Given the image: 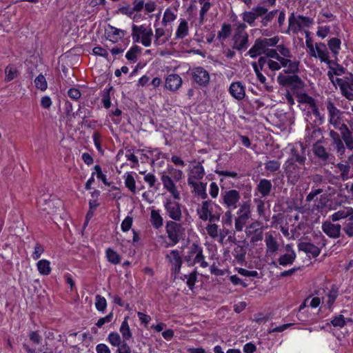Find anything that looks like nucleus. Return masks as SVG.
<instances>
[{"label":"nucleus","instance_id":"obj_1","mask_svg":"<svg viewBox=\"0 0 353 353\" xmlns=\"http://www.w3.org/2000/svg\"><path fill=\"white\" fill-rule=\"evenodd\" d=\"M283 68L282 72L277 76L278 83L283 87H291L293 90L303 89L305 86L303 81L298 75V72L288 70V64L281 61L268 59V68L271 71H278Z\"/></svg>","mask_w":353,"mask_h":353},{"label":"nucleus","instance_id":"obj_2","mask_svg":"<svg viewBox=\"0 0 353 353\" xmlns=\"http://www.w3.org/2000/svg\"><path fill=\"white\" fill-rule=\"evenodd\" d=\"M241 194L240 192L234 189L221 190L220 202L223 205L228 211L225 212V215L228 216L230 221L232 219L231 212L236 208H240L242 204L241 202Z\"/></svg>","mask_w":353,"mask_h":353},{"label":"nucleus","instance_id":"obj_3","mask_svg":"<svg viewBox=\"0 0 353 353\" xmlns=\"http://www.w3.org/2000/svg\"><path fill=\"white\" fill-rule=\"evenodd\" d=\"M234 32L232 37L233 50L245 51L249 46V35L246 32L247 25L238 22L234 24Z\"/></svg>","mask_w":353,"mask_h":353},{"label":"nucleus","instance_id":"obj_4","mask_svg":"<svg viewBox=\"0 0 353 353\" xmlns=\"http://www.w3.org/2000/svg\"><path fill=\"white\" fill-rule=\"evenodd\" d=\"M221 213V208L211 200L203 201L201 207L197 209L199 218L203 221L209 220L211 223L218 221Z\"/></svg>","mask_w":353,"mask_h":353},{"label":"nucleus","instance_id":"obj_5","mask_svg":"<svg viewBox=\"0 0 353 353\" xmlns=\"http://www.w3.org/2000/svg\"><path fill=\"white\" fill-rule=\"evenodd\" d=\"M165 230L170 242L165 245V248L172 247L176 245L185 233V229L178 221H168L166 223Z\"/></svg>","mask_w":353,"mask_h":353},{"label":"nucleus","instance_id":"obj_6","mask_svg":"<svg viewBox=\"0 0 353 353\" xmlns=\"http://www.w3.org/2000/svg\"><path fill=\"white\" fill-rule=\"evenodd\" d=\"M276 50L281 57L278 61L287 63L288 70L299 72L301 62L293 56L290 50L283 44L276 46Z\"/></svg>","mask_w":353,"mask_h":353},{"label":"nucleus","instance_id":"obj_7","mask_svg":"<svg viewBox=\"0 0 353 353\" xmlns=\"http://www.w3.org/2000/svg\"><path fill=\"white\" fill-rule=\"evenodd\" d=\"M185 261L188 266H193L196 263H200L201 267L207 268L208 263L205 261V256L203 254V248L198 244L193 243L184 256Z\"/></svg>","mask_w":353,"mask_h":353},{"label":"nucleus","instance_id":"obj_8","mask_svg":"<svg viewBox=\"0 0 353 353\" xmlns=\"http://www.w3.org/2000/svg\"><path fill=\"white\" fill-rule=\"evenodd\" d=\"M325 104L328 112L329 123L335 129L343 125V115L344 112L337 108L333 100L331 98H328Z\"/></svg>","mask_w":353,"mask_h":353},{"label":"nucleus","instance_id":"obj_9","mask_svg":"<svg viewBox=\"0 0 353 353\" xmlns=\"http://www.w3.org/2000/svg\"><path fill=\"white\" fill-rule=\"evenodd\" d=\"M284 168L288 180L292 184H295L299 181L305 170V165H300L292 162H285Z\"/></svg>","mask_w":353,"mask_h":353},{"label":"nucleus","instance_id":"obj_10","mask_svg":"<svg viewBox=\"0 0 353 353\" xmlns=\"http://www.w3.org/2000/svg\"><path fill=\"white\" fill-rule=\"evenodd\" d=\"M238 216L235 219V229L241 231L250 218L251 210L250 201H243L237 212Z\"/></svg>","mask_w":353,"mask_h":353},{"label":"nucleus","instance_id":"obj_11","mask_svg":"<svg viewBox=\"0 0 353 353\" xmlns=\"http://www.w3.org/2000/svg\"><path fill=\"white\" fill-rule=\"evenodd\" d=\"M164 208L166 214L173 221H180L182 219L181 204L176 201H172L170 199H166L164 201Z\"/></svg>","mask_w":353,"mask_h":353},{"label":"nucleus","instance_id":"obj_12","mask_svg":"<svg viewBox=\"0 0 353 353\" xmlns=\"http://www.w3.org/2000/svg\"><path fill=\"white\" fill-rule=\"evenodd\" d=\"M306 160L305 148L302 143H299L291 148L290 156L285 162L305 165Z\"/></svg>","mask_w":353,"mask_h":353},{"label":"nucleus","instance_id":"obj_13","mask_svg":"<svg viewBox=\"0 0 353 353\" xmlns=\"http://www.w3.org/2000/svg\"><path fill=\"white\" fill-rule=\"evenodd\" d=\"M193 81L201 87H206L210 82L209 72L202 67H196L191 70Z\"/></svg>","mask_w":353,"mask_h":353},{"label":"nucleus","instance_id":"obj_14","mask_svg":"<svg viewBox=\"0 0 353 353\" xmlns=\"http://www.w3.org/2000/svg\"><path fill=\"white\" fill-rule=\"evenodd\" d=\"M321 228L330 238L338 239L341 236V225L339 223H334L330 219L322 223Z\"/></svg>","mask_w":353,"mask_h":353},{"label":"nucleus","instance_id":"obj_15","mask_svg":"<svg viewBox=\"0 0 353 353\" xmlns=\"http://www.w3.org/2000/svg\"><path fill=\"white\" fill-rule=\"evenodd\" d=\"M262 12H264V10L260 8V5L252 8L250 11L243 12L241 14L243 23H248L251 27L254 26L256 20L261 17Z\"/></svg>","mask_w":353,"mask_h":353},{"label":"nucleus","instance_id":"obj_16","mask_svg":"<svg viewBox=\"0 0 353 353\" xmlns=\"http://www.w3.org/2000/svg\"><path fill=\"white\" fill-rule=\"evenodd\" d=\"M165 259L172 264V272L175 275L179 274L183 263L182 258L179 254V250H171L169 254L165 255Z\"/></svg>","mask_w":353,"mask_h":353},{"label":"nucleus","instance_id":"obj_17","mask_svg":"<svg viewBox=\"0 0 353 353\" xmlns=\"http://www.w3.org/2000/svg\"><path fill=\"white\" fill-rule=\"evenodd\" d=\"M321 137H322V132L320 128L312 124L310 126H307L305 140L308 145L315 143H319Z\"/></svg>","mask_w":353,"mask_h":353},{"label":"nucleus","instance_id":"obj_18","mask_svg":"<svg viewBox=\"0 0 353 353\" xmlns=\"http://www.w3.org/2000/svg\"><path fill=\"white\" fill-rule=\"evenodd\" d=\"M329 136L331 138V145L334 147L338 156H343L345 152V147L343 142L341 134L332 130L329 132Z\"/></svg>","mask_w":353,"mask_h":353},{"label":"nucleus","instance_id":"obj_19","mask_svg":"<svg viewBox=\"0 0 353 353\" xmlns=\"http://www.w3.org/2000/svg\"><path fill=\"white\" fill-rule=\"evenodd\" d=\"M341 134L343 142L345 148L353 150V130H350L346 124H343L336 128Z\"/></svg>","mask_w":353,"mask_h":353},{"label":"nucleus","instance_id":"obj_20","mask_svg":"<svg viewBox=\"0 0 353 353\" xmlns=\"http://www.w3.org/2000/svg\"><path fill=\"white\" fill-rule=\"evenodd\" d=\"M126 32L123 30L117 28L111 25H108L105 30L106 39L113 43H116L119 39H121L125 35Z\"/></svg>","mask_w":353,"mask_h":353},{"label":"nucleus","instance_id":"obj_21","mask_svg":"<svg viewBox=\"0 0 353 353\" xmlns=\"http://www.w3.org/2000/svg\"><path fill=\"white\" fill-rule=\"evenodd\" d=\"M228 92L238 101L243 100L245 97V88L240 81L232 82L229 87Z\"/></svg>","mask_w":353,"mask_h":353},{"label":"nucleus","instance_id":"obj_22","mask_svg":"<svg viewBox=\"0 0 353 353\" xmlns=\"http://www.w3.org/2000/svg\"><path fill=\"white\" fill-rule=\"evenodd\" d=\"M182 83V79L179 74H170L165 78V88L170 91L175 92L179 89Z\"/></svg>","mask_w":353,"mask_h":353},{"label":"nucleus","instance_id":"obj_23","mask_svg":"<svg viewBox=\"0 0 353 353\" xmlns=\"http://www.w3.org/2000/svg\"><path fill=\"white\" fill-rule=\"evenodd\" d=\"M265 243L266 245V255H274L278 252L279 245L272 234L270 232L265 234Z\"/></svg>","mask_w":353,"mask_h":353},{"label":"nucleus","instance_id":"obj_24","mask_svg":"<svg viewBox=\"0 0 353 353\" xmlns=\"http://www.w3.org/2000/svg\"><path fill=\"white\" fill-rule=\"evenodd\" d=\"M312 151L314 156L324 163H327L332 157V154L327 151L326 148L318 143L313 144Z\"/></svg>","mask_w":353,"mask_h":353},{"label":"nucleus","instance_id":"obj_25","mask_svg":"<svg viewBox=\"0 0 353 353\" xmlns=\"http://www.w3.org/2000/svg\"><path fill=\"white\" fill-rule=\"evenodd\" d=\"M161 181L163 185V187L172 194L174 199L176 200H180V194L177 190L176 187L172 180V179L168 176L163 174L161 176Z\"/></svg>","mask_w":353,"mask_h":353},{"label":"nucleus","instance_id":"obj_26","mask_svg":"<svg viewBox=\"0 0 353 353\" xmlns=\"http://www.w3.org/2000/svg\"><path fill=\"white\" fill-rule=\"evenodd\" d=\"M266 47L263 39H256L252 47L248 50V54L252 58L263 54L266 50Z\"/></svg>","mask_w":353,"mask_h":353},{"label":"nucleus","instance_id":"obj_27","mask_svg":"<svg viewBox=\"0 0 353 353\" xmlns=\"http://www.w3.org/2000/svg\"><path fill=\"white\" fill-rule=\"evenodd\" d=\"M352 214H353V208L351 207H344L329 216V219L332 222L339 221L342 219H348Z\"/></svg>","mask_w":353,"mask_h":353},{"label":"nucleus","instance_id":"obj_28","mask_svg":"<svg viewBox=\"0 0 353 353\" xmlns=\"http://www.w3.org/2000/svg\"><path fill=\"white\" fill-rule=\"evenodd\" d=\"M298 248L306 254H311L314 258L317 257L321 253V249L315 245L307 242H300Z\"/></svg>","mask_w":353,"mask_h":353},{"label":"nucleus","instance_id":"obj_29","mask_svg":"<svg viewBox=\"0 0 353 353\" xmlns=\"http://www.w3.org/2000/svg\"><path fill=\"white\" fill-rule=\"evenodd\" d=\"M260 8L264 10V12H262L260 17L261 18L260 21L261 27H267L269 26L270 23L272 22L274 17L276 15L279 10H273L269 11L268 8L262 6H260Z\"/></svg>","mask_w":353,"mask_h":353},{"label":"nucleus","instance_id":"obj_30","mask_svg":"<svg viewBox=\"0 0 353 353\" xmlns=\"http://www.w3.org/2000/svg\"><path fill=\"white\" fill-rule=\"evenodd\" d=\"M346 79V83L341 85V91L346 99L353 100V74L350 73V78Z\"/></svg>","mask_w":353,"mask_h":353},{"label":"nucleus","instance_id":"obj_31","mask_svg":"<svg viewBox=\"0 0 353 353\" xmlns=\"http://www.w3.org/2000/svg\"><path fill=\"white\" fill-rule=\"evenodd\" d=\"M188 183L190 186L194 188V193L202 199H205L208 197L206 192L207 183L202 182L197 183L196 181H192L190 179H188Z\"/></svg>","mask_w":353,"mask_h":353},{"label":"nucleus","instance_id":"obj_32","mask_svg":"<svg viewBox=\"0 0 353 353\" xmlns=\"http://www.w3.org/2000/svg\"><path fill=\"white\" fill-rule=\"evenodd\" d=\"M204 174V168L201 165V163L197 162L190 170L188 179H190L192 181H195L196 180L201 179Z\"/></svg>","mask_w":353,"mask_h":353},{"label":"nucleus","instance_id":"obj_33","mask_svg":"<svg viewBox=\"0 0 353 353\" xmlns=\"http://www.w3.org/2000/svg\"><path fill=\"white\" fill-rule=\"evenodd\" d=\"M302 29L298 16H295L294 12H292L288 19V29L286 33L292 31L293 33L297 34Z\"/></svg>","mask_w":353,"mask_h":353},{"label":"nucleus","instance_id":"obj_34","mask_svg":"<svg viewBox=\"0 0 353 353\" xmlns=\"http://www.w3.org/2000/svg\"><path fill=\"white\" fill-rule=\"evenodd\" d=\"M272 185L270 180L262 179L256 186V190L261 194L262 196H267L270 194L272 190Z\"/></svg>","mask_w":353,"mask_h":353},{"label":"nucleus","instance_id":"obj_35","mask_svg":"<svg viewBox=\"0 0 353 353\" xmlns=\"http://www.w3.org/2000/svg\"><path fill=\"white\" fill-rule=\"evenodd\" d=\"M5 79L6 82H10L19 76V71L17 67L13 64H9L5 68Z\"/></svg>","mask_w":353,"mask_h":353},{"label":"nucleus","instance_id":"obj_36","mask_svg":"<svg viewBox=\"0 0 353 353\" xmlns=\"http://www.w3.org/2000/svg\"><path fill=\"white\" fill-rule=\"evenodd\" d=\"M128 316H125L119 328V332L124 341H128L132 337V333L128 324Z\"/></svg>","mask_w":353,"mask_h":353},{"label":"nucleus","instance_id":"obj_37","mask_svg":"<svg viewBox=\"0 0 353 353\" xmlns=\"http://www.w3.org/2000/svg\"><path fill=\"white\" fill-rule=\"evenodd\" d=\"M341 39L336 37L330 39L327 42V46L336 59L341 50Z\"/></svg>","mask_w":353,"mask_h":353},{"label":"nucleus","instance_id":"obj_38","mask_svg":"<svg viewBox=\"0 0 353 353\" xmlns=\"http://www.w3.org/2000/svg\"><path fill=\"white\" fill-rule=\"evenodd\" d=\"M316 51L318 54V57L321 61H328L329 52L326 45L324 43H318L315 46Z\"/></svg>","mask_w":353,"mask_h":353},{"label":"nucleus","instance_id":"obj_39","mask_svg":"<svg viewBox=\"0 0 353 353\" xmlns=\"http://www.w3.org/2000/svg\"><path fill=\"white\" fill-rule=\"evenodd\" d=\"M339 296V289L335 285H332L331 289L327 294V307L329 310H331L336 298Z\"/></svg>","mask_w":353,"mask_h":353},{"label":"nucleus","instance_id":"obj_40","mask_svg":"<svg viewBox=\"0 0 353 353\" xmlns=\"http://www.w3.org/2000/svg\"><path fill=\"white\" fill-rule=\"evenodd\" d=\"M296 258V254L295 252H292V254H284L279 256L278 259V263L280 265L287 266L290 265H292Z\"/></svg>","mask_w":353,"mask_h":353},{"label":"nucleus","instance_id":"obj_41","mask_svg":"<svg viewBox=\"0 0 353 353\" xmlns=\"http://www.w3.org/2000/svg\"><path fill=\"white\" fill-rule=\"evenodd\" d=\"M105 256L108 262L117 265L121 263L120 255L113 249L108 248L105 250Z\"/></svg>","mask_w":353,"mask_h":353},{"label":"nucleus","instance_id":"obj_42","mask_svg":"<svg viewBox=\"0 0 353 353\" xmlns=\"http://www.w3.org/2000/svg\"><path fill=\"white\" fill-rule=\"evenodd\" d=\"M37 266L39 272L42 275H48L51 272L50 263L46 259L39 260Z\"/></svg>","mask_w":353,"mask_h":353},{"label":"nucleus","instance_id":"obj_43","mask_svg":"<svg viewBox=\"0 0 353 353\" xmlns=\"http://www.w3.org/2000/svg\"><path fill=\"white\" fill-rule=\"evenodd\" d=\"M336 167L341 172L340 177L341 179L345 181H347L349 178V173L350 170V165L348 162H345V163H339L336 164Z\"/></svg>","mask_w":353,"mask_h":353},{"label":"nucleus","instance_id":"obj_44","mask_svg":"<svg viewBox=\"0 0 353 353\" xmlns=\"http://www.w3.org/2000/svg\"><path fill=\"white\" fill-rule=\"evenodd\" d=\"M256 66L255 64L253 65V70L256 75L257 79L263 84V87L265 90L268 92H272L274 90V87L272 85H269L266 83V78L261 73V72H259L257 68H256Z\"/></svg>","mask_w":353,"mask_h":353},{"label":"nucleus","instance_id":"obj_45","mask_svg":"<svg viewBox=\"0 0 353 353\" xmlns=\"http://www.w3.org/2000/svg\"><path fill=\"white\" fill-rule=\"evenodd\" d=\"M231 32H232L231 25L229 23H223V25L221 26V30L218 32L217 38L220 41H224L230 36Z\"/></svg>","mask_w":353,"mask_h":353},{"label":"nucleus","instance_id":"obj_46","mask_svg":"<svg viewBox=\"0 0 353 353\" xmlns=\"http://www.w3.org/2000/svg\"><path fill=\"white\" fill-rule=\"evenodd\" d=\"M150 221L152 226L156 229H159L163 225V218L159 211L154 210L151 211Z\"/></svg>","mask_w":353,"mask_h":353},{"label":"nucleus","instance_id":"obj_47","mask_svg":"<svg viewBox=\"0 0 353 353\" xmlns=\"http://www.w3.org/2000/svg\"><path fill=\"white\" fill-rule=\"evenodd\" d=\"M188 34V22L183 19L176 30V39H183Z\"/></svg>","mask_w":353,"mask_h":353},{"label":"nucleus","instance_id":"obj_48","mask_svg":"<svg viewBox=\"0 0 353 353\" xmlns=\"http://www.w3.org/2000/svg\"><path fill=\"white\" fill-rule=\"evenodd\" d=\"M141 51V48L139 46H133L125 54V58L133 63H135L137 60V54Z\"/></svg>","mask_w":353,"mask_h":353},{"label":"nucleus","instance_id":"obj_49","mask_svg":"<svg viewBox=\"0 0 353 353\" xmlns=\"http://www.w3.org/2000/svg\"><path fill=\"white\" fill-rule=\"evenodd\" d=\"M346 322H352V319L349 318L345 319L343 315L339 314L335 316L330 323L334 327H343L345 325Z\"/></svg>","mask_w":353,"mask_h":353},{"label":"nucleus","instance_id":"obj_50","mask_svg":"<svg viewBox=\"0 0 353 353\" xmlns=\"http://www.w3.org/2000/svg\"><path fill=\"white\" fill-rule=\"evenodd\" d=\"M95 307L99 312H104L107 307L106 299L100 294L95 296Z\"/></svg>","mask_w":353,"mask_h":353},{"label":"nucleus","instance_id":"obj_51","mask_svg":"<svg viewBox=\"0 0 353 353\" xmlns=\"http://www.w3.org/2000/svg\"><path fill=\"white\" fill-rule=\"evenodd\" d=\"M107 341L114 347L119 346L123 341L120 335L117 332H111L107 337Z\"/></svg>","mask_w":353,"mask_h":353},{"label":"nucleus","instance_id":"obj_52","mask_svg":"<svg viewBox=\"0 0 353 353\" xmlns=\"http://www.w3.org/2000/svg\"><path fill=\"white\" fill-rule=\"evenodd\" d=\"M35 87L41 90L45 91L48 88V83L46 77L42 74H39L34 79Z\"/></svg>","mask_w":353,"mask_h":353},{"label":"nucleus","instance_id":"obj_53","mask_svg":"<svg viewBox=\"0 0 353 353\" xmlns=\"http://www.w3.org/2000/svg\"><path fill=\"white\" fill-rule=\"evenodd\" d=\"M176 19V15L170 8H167L163 14L162 24L166 26L168 23L174 21Z\"/></svg>","mask_w":353,"mask_h":353},{"label":"nucleus","instance_id":"obj_54","mask_svg":"<svg viewBox=\"0 0 353 353\" xmlns=\"http://www.w3.org/2000/svg\"><path fill=\"white\" fill-rule=\"evenodd\" d=\"M278 13L279 16L276 22L273 24V28L279 31H281V28L284 25L285 20V11L284 10H279Z\"/></svg>","mask_w":353,"mask_h":353},{"label":"nucleus","instance_id":"obj_55","mask_svg":"<svg viewBox=\"0 0 353 353\" xmlns=\"http://www.w3.org/2000/svg\"><path fill=\"white\" fill-rule=\"evenodd\" d=\"M197 271L194 270L189 275L185 274L184 278L187 279L186 284L190 290H193L196 281Z\"/></svg>","mask_w":353,"mask_h":353},{"label":"nucleus","instance_id":"obj_56","mask_svg":"<svg viewBox=\"0 0 353 353\" xmlns=\"http://www.w3.org/2000/svg\"><path fill=\"white\" fill-rule=\"evenodd\" d=\"M281 163L276 160H270L265 163V168L267 171L274 172L280 169Z\"/></svg>","mask_w":353,"mask_h":353},{"label":"nucleus","instance_id":"obj_57","mask_svg":"<svg viewBox=\"0 0 353 353\" xmlns=\"http://www.w3.org/2000/svg\"><path fill=\"white\" fill-rule=\"evenodd\" d=\"M165 34V30L161 28H157L155 30V41L154 44L156 46H159L165 43L168 39L161 40V37Z\"/></svg>","mask_w":353,"mask_h":353},{"label":"nucleus","instance_id":"obj_58","mask_svg":"<svg viewBox=\"0 0 353 353\" xmlns=\"http://www.w3.org/2000/svg\"><path fill=\"white\" fill-rule=\"evenodd\" d=\"M299 101L309 105L310 108L314 106V104H316L315 99L306 93L301 94L299 96Z\"/></svg>","mask_w":353,"mask_h":353},{"label":"nucleus","instance_id":"obj_59","mask_svg":"<svg viewBox=\"0 0 353 353\" xmlns=\"http://www.w3.org/2000/svg\"><path fill=\"white\" fill-rule=\"evenodd\" d=\"M152 36V30L149 28L147 32L142 34L141 41V43L145 47H149L151 45V39Z\"/></svg>","mask_w":353,"mask_h":353},{"label":"nucleus","instance_id":"obj_60","mask_svg":"<svg viewBox=\"0 0 353 353\" xmlns=\"http://www.w3.org/2000/svg\"><path fill=\"white\" fill-rule=\"evenodd\" d=\"M268 59L267 57H261L258 59L257 62H252V66L253 67V65L255 64L259 72H261L263 70L264 72H266L265 67H268Z\"/></svg>","mask_w":353,"mask_h":353},{"label":"nucleus","instance_id":"obj_61","mask_svg":"<svg viewBox=\"0 0 353 353\" xmlns=\"http://www.w3.org/2000/svg\"><path fill=\"white\" fill-rule=\"evenodd\" d=\"M112 89V87H110L108 89L105 90L102 95V103L104 108L106 109H108L111 105L110 92Z\"/></svg>","mask_w":353,"mask_h":353},{"label":"nucleus","instance_id":"obj_62","mask_svg":"<svg viewBox=\"0 0 353 353\" xmlns=\"http://www.w3.org/2000/svg\"><path fill=\"white\" fill-rule=\"evenodd\" d=\"M94 170H95V172H94L95 173L97 179H101L103 184H105V185H110V183L108 181L106 176L104 174H103L101 168L99 165H94Z\"/></svg>","mask_w":353,"mask_h":353},{"label":"nucleus","instance_id":"obj_63","mask_svg":"<svg viewBox=\"0 0 353 353\" xmlns=\"http://www.w3.org/2000/svg\"><path fill=\"white\" fill-rule=\"evenodd\" d=\"M125 185L133 193L136 192L135 180L132 174H128L126 176Z\"/></svg>","mask_w":353,"mask_h":353},{"label":"nucleus","instance_id":"obj_64","mask_svg":"<svg viewBox=\"0 0 353 353\" xmlns=\"http://www.w3.org/2000/svg\"><path fill=\"white\" fill-rule=\"evenodd\" d=\"M298 19L302 28L303 27L309 28L314 23V19L312 18L305 17L303 15H298Z\"/></svg>","mask_w":353,"mask_h":353}]
</instances>
